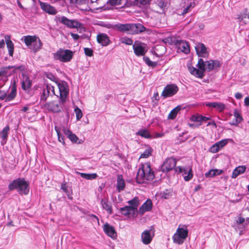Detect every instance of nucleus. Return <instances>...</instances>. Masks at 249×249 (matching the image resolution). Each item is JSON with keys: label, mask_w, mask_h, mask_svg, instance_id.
Here are the masks:
<instances>
[{"label": "nucleus", "mask_w": 249, "mask_h": 249, "mask_svg": "<svg viewBox=\"0 0 249 249\" xmlns=\"http://www.w3.org/2000/svg\"><path fill=\"white\" fill-rule=\"evenodd\" d=\"M153 207L152 201L150 199L144 202V203L139 208V213L141 215H143L146 212L150 211Z\"/></svg>", "instance_id": "nucleus-18"}, {"label": "nucleus", "mask_w": 249, "mask_h": 249, "mask_svg": "<svg viewBox=\"0 0 249 249\" xmlns=\"http://www.w3.org/2000/svg\"><path fill=\"white\" fill-rule=\"evenodd\" d=\"M153 149L151 147H149L147 149H146L141 154L140 158H147L149 157L152 153Z\"/></svg>", "instance_id": "nucleus-44"}, {"label": "nucleus", "mask_w": 249, "mask_h": 249, "mask_svg": "<svg viewBox=\"0 0 249 249\" xmlns=\"http://www.w3.org/2000/svg\"><path fill=\"white\" fill-rule=\"evenodd\" d=\"M175 171L177 173H181L185 181H188L192 179L194 174L191 167L178 166L175 168Z\"/></svg>", "instance_id": "nucleus-6"}, {"label": "nucleus", "mask_w": 249, "mask_h": 249, "mask_svg": "<svg viewBox=\"0 0 249 249\" xmlns=\"http://www.w3.org/2000/svg\"><path fill=\"white\" fill-rule=\"evenodd\" d=\"M101 203L103 209L105 210L109 214L112 213V206L108 199H102Z\"/></svg>", "instance_id": "nucleus-24"}, {"label": "nucleus", "mask_w": 249, "mask_h": 249, "mask_svg": "<svg viewBox=\"0 0 249 249\" xmlns=\"http://www.w3.org/2000/svg\"><path fill=\"white\" fill-rule=\"evenodd\" d=\"M135 2L137 4L139 3L142 5H145L148 3L149 0H135Z\"/></svg>", "instance_id": "nucleus-61"}, {"label": "nucleus", "mask_w": 249, "mask_h": 249, "mask_svg": "<svg viewBox=\"0 0 249 249\" xmlns=\"http://www.w3.org/2000/svg\"><path fill=\"white\" fill-rule=\"evenodd\" d=\"M246 170V167L244 165L239 166L235 168L232 173L231 178H235L239 175L244 173Z\"/></svg>", "instance_id": "nucleus-27"}, {"label": "nucleus", "mask_w": 249, "mask_h": 249, "mask_svg": "<svg viewBox=\"0 0 249 249\" xmlns=\"http://www.w3.org/2000/svg\"><path fill=\"white\" fill-rule=\"evenodd\" d=\"M154 178V171L151 168L150 163H146L139 169L136 179L138 183L142 184L146 181H152Z\"/></svg>", "instance_id": "nucleus-1"}, {"label": "nucleus", "mask_w": 249, "mask_h": 249, "mask_svg": "<svg viewBox=\"0 0 249 249\" xmlns=\"http://www.w3.org/2000/svg\"><path fill=\"white\" fill-rule=\"evenodd\" d=\"M10 66L3 67L1 69L0 73L1 76L8 77L12 74V71L9 72L8 70L11 69Z\"/></svg>", "instance_id": "nucleus-39"}, {"label": "nucleus", "mask_w": 249, "mask_h": 249, "mask_svg": "<svg viewBox=\"0 0 249 249\" xmlns=\"http://www.w3.org/2000/svg\"><path fill=\"white\" fill-rule=\"evenodd\" d=\"M40 6L43 11L49 14L54 15L57 13V11L53 6L47 3L40 2Z\"/></svg>", "instance_id": "nucleus-15"}, {"label": "nucleus", "mask_w": 249, "mask_h": 249, "mask_svg": "<svg viewBox=\"0 0 249 249\" xmlns=\"http://www.w3.org/2000/svg\"><path fill=\"white\" fill-rule=\"evenodd\" d=\"M10 128L9 126H5L0 133L1 137L4 140H6L8 137V132Z\"/></svg>", "instance_id": "nucleus-45"}, {"label": "nucleus", "mask_w": 249, "mask_h": 249, "mask_svg": "<svg viewBox=\"0 0 249 249\" xmlns=\"http://www.w3.org/2000/svg\"><path fill=\"white\" fill-rule=\"evenodd\" d=\"M5 41L8 50L9 54L10 56H13L14 50V43L11 40L9 37L8 38H5Z\"/></svg>", "instance_id": "nucleus-33"}, {"label": "nucleus", "mask_w": 249, "mask_h": 249, "mask_svg": "<svg viewBox=\"0 0 249 249\" xmlns=\"http://www.w3.org/2000/svg\"><path fill=\"white\" fill-rule=\"evenodd\" d=\"M57 21L61 23L69 28H81L83 24L76 19H70L65 16L56 17Z\"/></svg>", "instance_id": "nucleus-4"}, {"label": "nucleus", "mask_w": 249, "mask_h": 249, "mask_svg": "<svg viewBox=\"0 0 249 249\" xmlns=\"http://www.w3.org/2000/svg\"><path fill=\"white\" fill-rule=\"evenodd\" d=\"M214 172H213V169H211L210 170H209L208 172H206L205 174V177L206 178H213L215 177V175H214Z\"/></svg>", "instance_id": "nucleus-58"}, {"label": "nucleus", "mask_w": 249, "mask_h": 249, "mask_svg": "<svg viewBox=\"0 0 249 249\" xmlns=\"http://www.w3.org/2000/svg\"><path fill=\"white\" fill-rule=\"evenodd\" d=\"M146 30V28L141 23H131V34H139Z\"/></svg>", "instance_id": "nucleus-20"}, {"label": "nucleus", "mask_w": 249, "mask_h": 249, "mask_svg": "<svg viewBox=\"0 0 249 249\" xmlns=\"http://www.w3.org/2000/svg\"><path fill=\"white\" fill-rule=\"evenodd\" d=\"M84 53L86 56L91 57L93 55V50L89 48H84Z\"/></svg>", "instance_id": "nucleus-53"}, {"label": "nucleus", "mask_w": 249, "mask_h": 249, "mask_svg": "<svg viewBox=\"0 0 249 249\" xmlns=\"http://www.w3.org/2000/svg\"><path fill=\"white\" fill-rule=\"evenodd\" d=\"M42 43L40 38L36 36V40L33 42L32 46L29 47V48L32 50L35 53H36L42 48Z\"/></svg>", "instance_id": "nucleus-26"}, {"label": "nucleus", "mask_w": 249, "mask_h": 249, "mask_svg": "<svg viewBox=\"0 0 249 249\" xmlns=\"http://www.w3.org/2000/svg\"><path fill=\"white\" fill-rule=\"evenodd\" d=\"M220 149L218 148V146H217V144L216 143L213 144L210 149V152L212 153H214L218 152Z\"/></svg>", "instance_id": "nucleus-56"}, {"label": "nucleus", "mask_w": 249, "mask_h": 249, "mask_svg": "<svg viewBox=\"0 0 249 249\" xmlns=\"http://www.w3.org/2000/svg\"><path fill=\"white\" fill-rule=\"evenodd\" d=\"M211 119V117H205L202 115H193L191 118V121L196 122L207 121Z\"/></svg>", "instance_id": "nucleus-35"}, {"label": "nucleus", "mask_w": 249, "mask_h": 249, "mask_svg": "<svg viewBox=\"0 0 249 249\" xmlns=\"http://www.w3.org/2000/svg\"><path fill=\"white\" fill-rule=\"evenodd\" d=\"M115 28L119 31L122 32L128 31L131 34V23L116 24L115 25Z\"/></svg>", "instance_id": "nucleus-21"}, {"label": "nucleus", "mask_w": 249, "mask_h": 249, "mask_svg": "<svg viewBox=\"0 0 249 249\" xmlns=\"http://www.w3.org/2000/svg\"><path fill=\"white\" fill-rule=\"evenodd\" d=\"M133 49L137 56H144L147 52L146 44L138 40L135 41L133 45Z\"/></svg>", "instance_id": "nucleus-9"}, {"label": "nucleus", "mask_w": 249, "mask_h": 249, "mask_svg": "<svg viewBox=\"0 0 249 249\" xmlns=\"http://www.w3.org/2000/svg\"><path fill=\"white\" fill-rule=\"evenodd\" d=\"M178 90V88L175 84H169L166 85L162 93L161 96L163 98L173 96L175 95Z\"/></svg>", "instance_id": "nucleus-10"}, {"label": "nucleus", "mask_w": 249, "mask_h": 249, "mask_svg": "<svg viewBox=\"0 0 249 249\" xmlns=\"http://www.w3.org/2000/svg\"><path fill=\"white\" fill-rule=\"evenodd\" d=\"M63 105L60 101L59 103L55 101L49 102L46 104L48 109L53 112H60L63 109Z\"/></svg>", "instance_id": "nucleus-13"}, {"label": "nucleus", "mask_w": 249, "mask_h": 249, "mask_svg": "<svg viewBox=\"0 0 249 249\" xmlns=\"http://www.w3.org/2000/svg\"><path fill=\"white\" fill-rule=\"evenodd\" d=\"M136 135L146 139H152L154 138L153 136L146 128L140 129L136 133Z\"/></svg>", "instance_id": "nucleus-25"}, {"label": "nucleus", "mask_w": 249, "mask_h": 249, "mask_svg": "<svg viewBox=\"0 0 249 249\" xmlns=\"http://www.w3.org/2000/svg\"><path fill=\"white\" fill-rule=\"evenodd\" d=\"M74 112L76 114V117L77 120H79L81 119V118L82 117L83 113L82 112L81 110L78 108V107H76L74 109Z\"/></svg>", "instance_id": "nucleus-51"}, {"label": "nucleus", "mask_w": 249, "mask_h": 249, "mask_svg": "<svg viewBox=\"0 0 249 249\" xmlns=\"http://www.w3.org/2000/svg\"><path fill=\"white\" fill-rule=\"evenodd\" d=\"M185 239L176 233L173 236V240L174 243L178 245L182 244Z\"/></svg>", "instance_id": "nucleus-40"}, {"label": "nucleus", "mask_w": 249, "mask_h": 249, "mask_svg": "<svg viewBox=\"0 0 249 249\" xmlns=\"http://www.w3.org/2000/svg\"><path fill=\"white\" fill-rule=\"evenodd\" d=\"M157 4L161 8H165L166 6V4L163 0H158Z\"/></svg>", "instance_id": "nucleus-62"}, {"label": "nucleus", "mask_w": 249, "mask_h": 249, "mask_svg": "<svg viewBox=\"0 0 249 249\" xmlns=\"http://www.w3.org/2000/svg\"><path fill=\"white\" fill-rule=\"evenodd\" d=\"M213 172H214V175H215V176H216L220 175L222 174H223L224 172V171L223 170L215 169H213Z\"/></svg>", "instance_id": "nucleus-64"}, {"label": "nucleus", "mask_w": 249, "mask_h": 249, "mask_svg": "<svg viewBox=\"0 0 249 249\" xmlns=\"http://www.w3.org/2000/svg\"><path fill=\"white\" fill-rule=\"evenodd\" d=\"M73 52L70 50L59 49L53 53V58L55 60H58L62 62H70L72 58Z\"/></svg>", "instance_id": "nucleus-3"}, {"label": "nucleus", "mask_w": 249, "mask_h": 249, "mask_svg": "<svg viewBox=\"0 0 249 249\" xmlns=\"http://www.w3.org/2000/svg\"><path fill=\"white\" fill-rule=\"evenodd\" d=\"M191 4L188 5L186 7L184 8L183 9L182 11H181V12L180 13H178V15L183 16V15L186 14L189 11L190 8H191Z\"/></svg>", "instance_id": "nucleus-59"}, {"label": "nucleus", "mask_w": 249, "mask_h": 249, "mask_svg": "<svg viewBox=\"0 0 249 249\" xmlns=\"http://www.w3.org/2000/svg\"><path fill=\"white\" fill-rule=\"evenodd\" d=\"M57 85L60 92L59 99L62 105L66 102V98L69 94V89L68 83L65 81L57 82Z\"/></svg>", "instance_id": "nucleus-5"}, {"label": "nucleus", "mask_w": 249, "mask_h": 249, "mask_svg": "<svg viewBox=\"0 0 249 249\" xmlns=\"http://www.w3.org/2000/svg\"><path fill=\"white\" fill-rule=\"evenodd\" d=\"M176 233L183 237L184 239H186L188 236V231L186 229H185L182 228H178L177 230Z\"/></svg>", "instance_id": "nucleus-41"}, {"label": "nucleus", "mask_w": 249, "mask_h": 249, "mask_svg": "<svg viewBox=\"0 0 249 249\" xmlns=\"http://www.w3.org/2000/svg\"><path fill=\"white\" fill-rule=\"evenodd\" d=\"M247 9H246V12L244 13H241L237 15V17L236 18L238 20L239 22H244L246 23L245 19L246 18L247 15Z\"/></svg>", "instance_id": "nucleus-48"}, {"label": "nucleus", "mask_w": 249, "mask_h": 249, "mask_svg": "<svg viewBox=\"0 0 249 249\" xmlns=\"http://www.w3.org/2000/svg\"><path fill=\"white\" fill-rule=\"evenodd\" d=\"M205 71L199 69V68L196 69L194 75L197 77L202 78L204 76Z\"/></svg>", "instance_id": "nucleus-50"}, {"label": "nucleus", "mask_w": 249, "mask_h": 249, "mask_svg": "<svg viewBox=\"0 0 249 249\" xmlns=\"http://www.w3.org/2000/svg\"><path fill=\"white\" fill-rule=\"evenodd\" d=\"M24 42L25 44L29 48L32 46L33 42L36 39V36H24Z\"/></svg>", "instance_id": "nucleus-32"}, {"label": "nucleus", "mask_w": 249, "mask_h": 249, "mask_svg": "<svg viewBox=\"0 0 249 249\" xmlns=\"http://www.w3.org/2000/svg\"><path fill=\"white\" fill-rule=\"evenodd\" d=\"M50 91L48 89H43L42 93L40 96V100L41 101H45L47 100V98L49 96Z\"/></svg>", "instance_id": "nucleus-47"}, {"label": "nucleus", "mask_w": 249, "mask_h": 249, "mask_svg": "<svg viewBox=\"0 0 249 249\" xmlns=\"http://www.w3.org/2000/svg\"><path fill=\"white\" fill-rule=\"evenodd\" d=\"M11 69H13L11 71L12 74H15L17 72V71H23L26 70V68L25 66L23 64L20 65H14V66H10Z\"/></svg>", "instance_id": "nucleus-36"}, {"label": "nucleus", "mask_w": 249, "mask_h": 249, "mask_svg": "<svg viewBox=\"0 0 249 249\" xmlns=\"http://www.w3.org/2000/svg\"><path fill=\"white\" fill-rule=\"evenodd\" d=\"M103 230L106 234L112 238L115 239L117 237V232L114 228L108 223H106L103 225Z\"/></svg>", "instance_id": "nucleus-16"}, {"label": "nucleus", "mask_w": 249, "mask_h": 249, "mask_svg": "<svg viewBox=\"0 0 249 249\" xmlns=\"http://www.w3.org/2000/svg\"><path fill=\"white\" fill-rule=\"evenodd\" d=\"M206 71H211L221 66L222 64L218 60H210L206 61Z\"/></svg>", "instance_id": "nucleus-14"}, {"label": "nucleus", "mask_w": 249, "mask_h": 249, "mask_svg": "<svg viewBox=\"0 0 249 249\" xmlns=\"http://www.w3.org/2000/svg\"><path fill=\"white\" fill-rule=\"evenodd\" d=\"M80 175V176L85 179L88 180H92L95 179L97 177V175L96 173H91V174H87V173H79Z\"/></svg>", "instance_id": "nucleus-37"}, {"label": "nucleus", "mask_w": 249, "mask_h": 249, "mask_svg": "<svg viewBox=\"0 0 249 249\" xmlns=\"http://www.w3.org/2000/svg\"><path fill=\"white\" fill-rule=\"evenodd\" d=\"M121 42L126 45H131L133 44V40L131 38L124 37L122 39Z\"/></svg>", "instance_id": "nucleus-55"}, {"label": "nucleus", "mask_w": 249, "mask_h": 249, "mask_svg": "<svg viewBox=\"0 0 249 249\" xmlns=\"http://www.w3.org/2000/svg\"><path fill=\"white\" fill-rule=\"evenodd\" d=\"M46 77L52 80V81H54L57 84V82H58V78L56 77L52 72H47L45 73Z\"/></svg>", "instance_id": "nucleus-49"}, {"label": "nucleus", "mask_w": 249, "mask_h": 249, "mask_svg": "<svg viewBox=\"0 0 249 249\" xmlns=\"http://www.w3.org/2000/svg\"><path fill=\"white\" fill-rule=\"evenodd\" d=\"M182 109L181 106L180 105H178L176 107L173 108L170 112L168 115V119L173 120L174 119L178 112Z\"/></svg>", "instance_id": "nucleus-34"}, {"label": "nucleus", "mask_w": 249, "mask_h": 249, "mask_svg": "<svg viewBox=\"0 0 249 249\" xmlns=\"http://www.w3.org/2000/svg\"><path fill=\"white\" fill-rule=\"evenodd\" d=\"M206 61H204L202 58H199L198 61L197 66L199 69L206 71Z\"/></svg>", "instance_id": "nucleus-46"}, {"label": "nucleus", "mask_w": 249, "mask_h": 249, "mask_svg": "<svg viewBox=\"0 0 249 249\" xmlns=\"http://www.w3.org/2000/svg\"><path fill=\"white\" fill-rule=\"evenodd\" d=\"M228 143V141L227 139H224L221 140L219 142H216L217 144V146H218V148L219 149H221L224 146H225Z\"/></svg>", "instance_id": "nucleus-54"}, {"label": "nucleus", "mask_w": 249, "mask_h": 249, "mask_svg": "<svg viewBox=\"0 0 249 249\" xmlns=\"http://www.w3.org/2000/svg\"><path fill=\"white\" fill-rule=\"evenodd\" d=\"M121 0H108L107 2V4L111 6H116L121 4Z\"/></svg>", "instance_id": "nucleus-52"}, {"label": "nucleus", "mask_w": 249, "mask_h": 249, "mask_svg": "<svg viewBox=\"0 0 249 249\" xmlns=\"http://www.w3.org/2000/svg\"><path fill=\"white\" fill-rule=\"evenodd\" d=\"M177 161L174 158H168L165 160L160 167V170L163 173H167L172 170H175Z\"/></svg>", "instance_id": "nucleus-7"}, {"label": "nucleus", "mask_w": 249, "mask_h": 249, "mask_svg": "<svg viewBox=\"0 0 249 249\" xmlns=\"http://www.w3.org/2000/svg\"><path fill=\"white\" fill-rule=\"evenodd\" d=\"M143 61L144 62L149 66L152 68H155L157 65L158 63L157 62H154L150 60V58L147 56H143Z\"/></svg>", "instance_id": "nucleus-43"}, {"label": "nucleus", "mask_w": 249, "mask_h": 249, "mask_svg": "<svg viewBox=\"0 0 249 249\" xmlns=\"http://www.w3.org/2000/svg\"><path fill=\"white\" fill-rule=\"evenodd\" d=\"M125 188V183L123 176L119 175L117 179V190L118 192L123 190Z\"/></svg>", "instance_id": "nucleus-30"}, {"label": "nucleus", "mask_w": 249, "mask_h": 249, "mask_svg": "<svg viewBox=\"0 0 249 249\" xmlns=\"http://www.w3.org/2000/svg\"><path fill=\"white\" fill-rule=\"evenodd\" d=\"M142 242L145 245L149 244L153 239V236L151 234V231L146 230L144 231L141 234Z\"/></svg>", "instance_id": "nucleus-19"}, {"label": "nucleus", "mask_w": 249, "mask_h": 249, "mask_svg": "<svg viewBox=\"0 0 249 249\" xmlns=\"http://www.w3.org/2000/svg\"><path fill=\"white\" fill-rule=\"evenodd\" d=\"M54 129L57 133L58 141L61 142L63 145H65V142L64 141L65 137L61 134L59 127H57L56 126H55Z\"/></svg>", "instance_id": "nucleus-42"}, {"label": "nucleus", "mask_w": 249, "mask_h": 249, "mask_svg": "<svg viewBox=\"0 0 249 249\" xmlns=\"http://www.w3.org/2000/svg\"><path fill=\"white\" fill-rule=\"evenodd\" d=\"M72 3H75L77 4H86L88 0H70Z\"/></svg>", "instance_id": "nucleus-60"}, {"label": "nucleus", "mask_w": 249, "mask_h": 249, "mask_svg": "<svg viewBox=\"0 0 249 249\" xmlns=\"http://www.w3.org/2000/svg\"><path fill=\"white\" fill-rule=\"evenodd\" d=\"M167 191L168 190L163 192L162 195V198H164V199H168L172 196V195L170 193L167 192Z\"/></svg>", "instance_id": "nucleus-63"}, {"label": "nucleus", "mask_w": 249, "mask_h": 249, "mask_svg": "<svg viewBox=\"0 0 249 249\" xmlns=\"http://www.w3.org/2000/svg\"><path fill=\"white\" fill-rule=\"evenodd\" d=\"M97 41L103 46H107L111 43L108 36L105 33H100L97 36Z\"/></svg>", "instance_id": "nucleus-17"}, {"label": "nucleus", "mask_w": 249, "mask_h": 249, "mask_svg": "<svg viewBox=\"0 0 249 249\" xmlns=\"http://www.w3.org/2000/svg\"><path fill=\"white\" fill-rule=\"evenodd\" d=\"M127 203L130 205L129 207H131L132 210L135 212L137 211V207L139 204V199L138 197H134L132 199L129 200Z\"/></svg>", "instance_id": "nucleus-31"}, {"label": "nucleus", "mask_w": 249, "mask_h": 249, "mask_svg": "<svg viewBox=\"0 0 249 249\" xmlns=\"http://www.w3.org/2000/svg\"><path fill=\"white\" fill-rule=\"evenodd\" d=\"M120 212L121 213L125 216H129L131 215L132 216H134L135 214V212L132 210L131 207H129V206H125L124 207L121 208L120 209Z\"/></svg>", "instance_id": "nucleus-29"}, {"label": "nucleus", "mask_w": 249, "mask_h": 249, "mask_svg": "<svg viewBox=\"0 0 249 249\" xmlns=\"http://www.w3.org/2000/svg\"><path fill=\"white\" fill-rule=\"evenodd\" d=\"M196 53L199 57H204L209 55L207 48L202 43H197L195 47Z\"/></svg>", "instance_id": "nucleus-12"}, {"label": "nucleus", "mask_w": 249, "mask_h": 249, "mask_svg": "<svg viewBox=\"0 0 249 249\" xmlns=\"http://www.w3.org/2000/svg\"><path fill=\"white\" fill-rule=\"evenodd\" d=\"M63 133L67 136L70 140L73 143H76L77 141L79 140L78 137L72 131L67 128H64Z\"/></svg>", "instance_id": "nucleus-23"}, {"label": "nucleus", "mask_w": 249, "mask_h": 249, "mask_svg": "<svg viewBox=\"0 0 249 249\" xmlns=\"http://www.w3.org/2000/svg\"><path fill=\"white\" fill-rule=\"evenodd\" d=\"M61 189L66 194L69 199L72 200L73 199L72 196V190L71 191L68 190L66 183H62L61 185Z\"/></svg>", "instance_id": "nucleus-38"}, {"label": "nucleus", "mask_w": 249, "mask_h": 249, "mask_svg": "<svg viewBox=\"0 0 249 249\" xmlns=\"http://www.w3.org/2000/svg\"><path fill=\"white\" fill-rule=\"evenodd\" d=\"M216 108L220 112L223 111L225 108V106L221 103H217Z\"/></svg>", "instance_id": "nucleus-57"}, {"label": "nucleus", "mask_w": 249, "mask_h": 249, "mask_svg": "<svg viewBox=\"0 0 249 249\" xmlns=\"http://www.w3.org/2000/svg\"><path fill=\"white\" fill-rule=\"evenodd\" d=\"M32 85V81L29 76H27L21 81V88L23 90H27L31 89Z\"/></svg>", "instance_id": "nucleus-28"}, {"label": "nucleus", "mask_w": 249, "mask_h": 249, "mask_svg": "<svg viewBox=\"0 0 249 249\" xmlns=\"http://www.w3.org/2000/svg\"><path fill=\"white\" fill-rule=\"evenodd\" d=\"M8 188L9 191L16 190L20 195H27L30 190L29 183L24 178H18L10 182Z\"/></svg>", "instance_id": "nucleus-2"}, {"label": "nucleus", "mask_w": 249, "mask_h": 249, "mask_svg": "<svg viewBox=\"0 0 249 249\" xmlns=\"http://www.w3.org/2000/svg\"><path fill=\"white\" fill-rule=\"evenodd\" d=\"M233 115L235 120L232 122H229V124L231 125L237 126L243 121V119L237 109L234 110Z\"/></svg>", "instance_id": "nucleus-22"}, {"label": "nucleus", "mask_w": 249, "mask_h": 249, "mask_svg": "<svg viewBox=\"0 0 249 249\" xmlns=\"http://www.w3.org/2000/svg\"><path fill=\"white\" fill-rule=\"evenodd\" d=\"M172 43L174 44L181 52L186 54L190 53V45L188 42L175 37L171 39Z\"/></svg>", "instance_id": "nucleus-8"}, {"label": "nucleus", "mask_w": 249, "mask_h": 249, "mask_svg": "<svg viewBox=\"0 0 249 249\" xmlns=\"http://www.w3.org/2000/svg\"><path fill=\"white\" fill-rule=\"evenodd\" d=\"M18 78H13L11 80V84L10 86L11 91L8 95H6L5 101L9 102L13 100L17 95V83L18 82Z\"/></svg>", "instance_id": "nucleus-11"}]
</instances>
